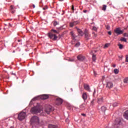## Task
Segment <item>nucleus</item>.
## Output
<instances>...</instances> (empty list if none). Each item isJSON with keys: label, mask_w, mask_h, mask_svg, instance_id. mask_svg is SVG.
<instances>
[{"label": "nucleus", "mask_w": 128, "mask_h": 128, "mask_svg": "<svg viewBox=\"0 0 128 128\" xmlns=\"http://www.w3.org/2000/svg\"><path fill=\"white\" fill-rule=\"evenodd\" d=\"M124 118L128 120V110H126L124 112Z\"/></svg>", "instance_id": "obj_17"}, {"label": "nucleus", "mask_w": 128, "mask_h": 128, "mask_svg": "<svg viewBox=\"0 0 128 128\" xmlns=\"http://www.w3.org/2000/svg\"><path fill=\"white\" fill-rule=\"evenodd\" d=\"M69 62H74V59L70 58V59H69Z\"/></svg>", "instance_id": "obj_41"}, {"label": "nucleus", "mask_w": 128, "mask_h": 128, "mask_svg": "<svg viewBox=\"0 0 128 128\" xmlns=\"http://www.w3.org/2000/svg\"><path fill=\"white\" fill-rule=\"evenodd\" d=\"M98 28L94 26H92V30H94V32H98Z\"/></svg>", "instance_id": "obj_28"}, {"label": "nucleus", "mask_w": 128, "mask_h": 128, "mask_svg": "<svg viewBox=\"0 0 128 128\" xmlns=\"http://www.w3.org/2000/svg\"><path fill=\"white\" fill-rule=\"evenodd\" d=\"M66 122H68V119L66 118Z\"/></svg>", "instance_id": "obj_45"}, {"label": "nucleus", "mask_w": 128, "mask_h": 128, "mask_svg": "<svg viewBox=\"0 0 128 128\" xmlns=\"http://www.w3.org/2000/svg\"><path fill=\"white\" fill-rule=\"evenodd\" d=\"M12 128V127H11V128Z\"/></svg>", "instance_id": "obj_56"}, {"label": "nucleus", "mask_w": 128, "mask_h": 128, "mask_svg": "<svg viewBox=\"0 0 128 128\" xmlns=\"http://www.w3.org/2000/svg\"><path fill=\"white\" fill-rule=\"evenodd\" d=\"M26 114L24 112H21L18 115V118L19 120H24L26 117Z\"/></svg>", "instance_id": "obj_3"}, {"label": "nucleus", "mask_w": 128, "mask_h": 128, "mask_svg": "<svg viewBox=\"0 0 128 128\" xmlns=\"http://www.w3.org/2000/svg\"><path fill=\"white\" fill-rule=\"evenodd\" d=\"M48 6H44V7L42 8V10H48Z\"/></svg>", "instance_id": "obj_33"}, {"label": "nucleus", "mask_w": 128, "mask_h": 128, "mask_svg": "<svg viewBox=\"0 0 128 128\" xmlns=\"http://www.w3.org/2000/svg\"><path fill=\"white\" fill-rule=\"evenodd\" d=\"M84 88L88 90V92H90V86L88 84H84Z\"/></svg>", "instance_id": "obj_18"}, {"label": "nucleus", "mask_w": 128, "mask_h": 128, "mask_svg": "<svg viewBox=\"0 0 128 128\" xmlns=\"http://www.w3.org/2000/svg\"><path fill=\"white\" fill-rule=\"evenodd\" d=\"M30 122L32 124H38L40 122V119L38 118V117L34 116L32 118Z\"/></svg>", "instance_id": "obj_1"}, {"label": "nucleus", "mask_w": 128, "mask_h": 128, "mask_svg": "<svg viewBox=\"0 0 128 128\" xmlns=\"http://www.w3.org/2000/svg\"><path fill=\"white\" fill-rule=\"evenodd\" d=\"M51 32H54V34H58V32L56 30L52 29L51 30Z\"/></svg>", "instance_id": "obj_32"}, {"label": "nucleus", "mask_w": 128, "mask_h": 128, "mask_svg": "<svg viewBox=\"0 0 128 128\" xmlns=\"http://www.w3.org/2000/svg\"><path fill=\"white\" fill-rule=\"evenodd\" d=\"M80 46V42H78V43H76V44H75V46H76V48H78V46Z\"/></svg>", "instance_id": "obj_34"}, {"label": "nucleus", "mask_w": 128, "mask_h": 128, "mask_svg": "<svg viewBox=\"0 0 128 128\" xmlns=\"http://www.w3.org/2000/svg\"><path fill=\"white\" fill-rule=\"evenodd\" d=\"M120 124V118H117L114 122V128H118Z\"/></svg>", "instance_id": "obj_7"}, {"label": "nucleus", "mask_w": 128, "mask_h": 128, "mask_svg": "<svg viewBox=\"0 0 128 128\" xmlns=\"http://www.w3.org/2000/svg\"><path fill=\"white\" fill-rule=\"evenodd\" d=\"M108 34L110 36H112V32H108Z\"/></svg>", "instance_id": "obj_42"}, {"label": "nucleus", "mask_w": 128, "mask_h": 128, "mask_svg": "<svg viewBox=\"0 0 128 128\" xmlns=\"http://www.w3.org/2000/svg\"><path fill=\"white\" fill-rule=\"evenodd\" d=\"M124 36H125L126 38H128V33H124Z\"/></svg>", "instance_id": "obj_37"}, {"label": "nucleus", "mask_w": 128, "mask_h": 128, "mask_svg": "<svg viewBox=\"0 0 128 128\" xmlns=\"http://www.w3.org/2000/svg\"><path fill=\"white\" fill-rule=\"evenodd\" d=\"M12 74H14V76H16V74L12 73Z\"/></svg>", "instance_id": "obj_53"}, {"label": "nucleus", "mask_w": 128, "mask_h": 128, "mask_svg": "<svg viewBox=\"0 0 128 128\" xmlns=\"http://www.w3.org/2000/svg\"><path fill=\"white\" fill-rule=\"evenodd\" d=\"M44 112L47 114H50V112H52V106H48L45 108Z\"/></svg>", "instance_id": "obj_6"}, {"label": "nucleus", "mask_w": 128, "mask_h": 128, "mask_svg": "<svg viewBox=\"0 0 128 128\" xmlns=\"http://www.w3.org/2000/svg\"><path fill=\"white\" fill-rule=\"evenodd\" d=\"M80 24V22L76 20V21H74L72 22H70V28H72L74 26H76V24Z\"/></svg>", "instance_id": "obj_8"}, {"label": "nucleus", "mask_w": 128, "mask_h": 128, "mask_svg": "<svg viewBox=\"0 0 128 128\" xmlns=\"http://www.w3.org/2000/svg\"><path fill=\"white\" fill-rule=\"evenodd\" d=\"M112 106H118V104L117 102H114V103L112 104Z\"/></svg>", "instance_id": "obj_35"}, {"label": "nucleus", "mask_w": 128, "mask_h": 128, "mask_svg": "<svg viewBox=\"0 0 128 128\" xmlns=\"http://www.w3.org/2000/svg\"><path fill=\"white\" fill-rule=\"evenodd\" d=\"M104 78H106V77L104 76H102V82H104Z\"/></svg>", "instance_id": "obj_40"}, {"label": "nucleus", "mask_w": 128, "mask_h": 128, "mask_svg": "<svg viewBox=\"0 0 128 128\" xmlns=\"http://www.w3.org/2000/svg\"><path fill=\"white\" fill-rule=\"evenodd\" d=\"M114 86V84L112 82H108L106 84V88H112Z\"/></svg>", "instance_id": "obj_13"}, {"label": "nucleus", "mask_w": 128, "mask_h": 128, "mask_svg": "<svg viewBox=\"0 0 128 128\" xmlns=\"http://www.w3.org/2000/svg\"><path fill=\"white\" fill-rule=\"evenodd\" d=\"M12 14H14L16 12V8L14 6H10V8Z\"/></svg>", "instance_id": "obj_15"}, {"label": "nucleus", "mask_w": 128, "mask_h": 128, "mask_svg": "<svg viewBox=\"0 0 128 128\" xmlns=\"http://www.w3.org/2000/svg\"><path fill=\"white\" fill-rule=\"evenodd\" d=\"M120 40L121 42H126V38H122L120 39Z\"/></svg>", "instance_id": "obj_25"}, {"label": "nucleus", "mask_w": 128, "mask_h": 128, "mask_svg": "<svg viewBox=\"0 0 128 128\" xmlns=\"http://www.w3.org/2000/svg\"><path fill=\"white\" fill-rule=\"evenodd\" d=\"M92 34H94V32H92Z\"/></svg>", "instance_id": "obj_58"}, {"label": "nucleus", "mask_w": 128, "mask_h": 128, "mask_svg": "<svg viewBox=\"0 0 128 128\" xmlns=\"http://www.w3.org/2000/svg\"><path fill=\"white\" fill-rule=\"evenodd\" d=\"M102 10L106 11V5L104 4L102 6Z\"/></svg>", "instance_id": "obj_24"}, {"label": "nucleus", "mask_w": 128, "mask_h": 128, "mask_svg": "<svg viewBox=\"0 0 128 128\" xmlns=\"http://www.w3.org/2000/svg\"><path fill=\"white\" fill-rule=\"evenodd\" d=\"M75 110L78 112H82V110H80V108H75Z\"/></svg>", "instance_id": "obj_30"}, {"label": "nucleus", "mask_w": 128, "mask_h": 128, "mask_svg": "<svg viewBox=\"0 0 128 128\" xmlns=\"http://www.w3.org/2000/svg\"><path fill=\"white\" fill-rule=\"evenodd\" d=\"M62 104V99L60 98H58L56 99V104L58 106V104Z\"/></svg>", "instance_id": "obj_12"}, {"label": "nucleus", "mask_w": 128, "mask_h": 128, "mask_svg": "<svg viewBox=\"0 0 128 128\" xmlns=\"http://www.w3.org/2000/svg\"><path fill=\"white\" fill-rule=\"evenodd\" d=\"M92 60L93 62H96V57L94 54H92Z\"/></svg>", "instance_id": "obj_22"}, {"label": "nucleus", "mask_w": 128, "mask_h": 128, "mask_svg": "<svg viewBox=\"0 0 128 128\" xmlns=\"http://www.w3.org/2000/svg\"><path fill=\"white\" fill-rule=\"evenodd\" d=\"M94 36H96V34H94Z\"/></svg>", "instance_id": "obj_55"}, {"label": "nucleus", "mask_w": 128, "mask_h": 128, "mask_svg": "<svg viewBox=\"0 0 128 128\" xmlns=\"http://www.w3.org/2000/svg\"><path fill=\"white\" fill-rule=\"evenodd\" d=\"M86 104L84 103L80 106V108L81 110H86Z\"/></svg>", "instance_id": "obj_14"}, {"label": "nucleus", "mask_w": 128, "mask_h": 128, "mask_svg": "<svg viewBox=\"0 0 128 128\" xmlns=\"http://www.w3.org/2000/svg\"><path fill=\"white\" fill-rule=\"evenodd\" d=\"M48 128H58L56 126L52 125V124L49 125Z\"/></svg>", "instance_id": "obj_21"}, {"label": "nucleus", "mask_w": 128, "mask_h": 128, "mask_svg": "<svg viewBox=\"0 0 128 128\" xmlns=\"http://www.w3.org/2000/svg\"><path fill=\"white\" fill-rule=\"evenodd\" d=\"M70 34H72V36L74 38H76V36L74 34V32H70Z\"/></svg>", "instance_id": "obj_36"}, {"label": "nucleus", "mask_w": 128, "mask_h": 128, "mask_svg": "<svg viewBox=\"0 0 128 128\" xmlns=\"http://www.w3.org/2000/svg\"><path fill=\"white\" fill-rule=\"evenodd\" d=\"M106 30H110V26L108 25V26H106Z\"/></svg>", "instance_id": "obj_38"}, {"label": "nucleus", "mask_w": 128, "mask_h": 128, "mask_svg": "<svg viewBox=\"0 0 128 128\" xmlns=\"http://www.w3.org/2000/svg\"><path fill=\"white\" fill-rule=\"evenodd\" d=\"M110 46V44L108 43L104 44V48H108Z\"/></svg>", "instance_id": "obj_23"}, {"label": "nucleus", "mask_w": 128, "mask_h": 128, "mask_svg": "<svg viewBox=\"0 0 128 128\" xmlns=\"http://www.w3.org/2000/svg\"><path fill=\"white\" fill-rule=\"evenodd\" d=\"M82 116H86V114H82Z\"/></svg>", "instance_id": "obj_47"}, {"label": "nucleus", "mask_w": 128, "mask_h": 128, "mask_svg": "<svg viewBox=\"0 0 128 128\" xmlns=\"http://www.w3.org/2000/svg\"><path fill=\"white\" fill-rule=\"evenodd\" d=\"M48 36L50 40H58V36L50 32L48 34Z\"/></svg>", "instance_id": "obj_4"}, {"label": "nucleus", "mask_w": 128, "mask_h": 128, "mask_svg": "<svg viewBox=\"0 0 128 128\" xmlns=\"http://www.w3.org/2000/svg\"><path fill=\"white\" fill-rule=\"evenodd\" d=\"M54 26H58V22L55 21L54 22Z\"/></svg>", "instance_id": "obj_31"}, {"label": "nucleus", "mask_w": 128, "mask_h": 128, "mask_svg": "<svg viewBox=\"0 0 128 128\" xmlns=\"http://www.w3.org/2000/svg\"><path fill=\"white\" fill-rule=\"evenodd\" d=\"M40 112V110L38 106H36L34 108H32L30 110L31 114H38Z\"/></svg>", "instance_id": "obj_2"}, {"label": "nucleus", "mask_w": 128, "mask_h": 128, "mask_svg": "<svg viewBox=\"0 0 128 128\" xmlns=\"http://www.w3.org/2000/svg\"><path fill=\"white\" fill-rule=\"evenodd\" d=\"M120 72V70L118 69L115 68L114 70V72L116 74H118V72Z\"/></svg>", "instance_id": "obj_26"}, {"label": "nucleus", "mask_w": 128, "mask_h": 128, "mask_svg": "<svg viewBox=\"0 0 128 128\" xmlns=\"http://www.w3.org/2000/svg\"><path fill=\"white\" fill-rule=\"evenodd\" d=\"M84 58H86L84 56H83L82 54L78 55L77 56V59L78 60H80V62H82V60H84Z\"/></svg>", "instance_id": "obj_9"}, {"label": "nucleus", "mask_w": 128, "mask_h": 128, "mask_svg": "<svg viewBox=\"0 0 128 128\" xmlns=\"http://www.w3.org/2000/svg\"><path fill=\"white\" fill-rule=\"evenodd\" d=\"M98 104H104V97H100L99 98H98Z\"/></svg>", "instance_id": "obj_11"}, {"label": "nucleus", "mask_w": 128, "mask_h": 128, "mask_svg": "<svg viewBox=\"0 0 128 128\" xmlns=\"http://www.w3.org/2000/svg\"><path fill=\"white\" fill-rule=\"evenodd\" d=\"M78 32V34H80V35H81L82 36H84V32L80 30V29H78L77 30Z\"/></svg>", "instance_id": "obj_20"}, {"label": "nucleus", "mask_w": 128, "mask_h": 128, "mask_svg": "<svg viewBox=\"0 0 128 128\" xmlns=\"http://www.w3.org/2000/svg\"><path fill=\"white\" fill-rule=\"evenodd\" d=\"M36 100V98H34L33 99H32V100Z\"/></svg>", "instance_id": "obj_46"}, {"label": "nucleus", "mask_w": 128, "mask_h": 128, "mask_svg": "<svg viewBox=\"0 0 128 128\" xmlns=\"http://www.w3.org/2000/svg\"><path fill=\"white\" fill-rule=\"evenodd\" d=\"M36 8V6L34 4H33V8Z\"/></svg>", "instance_id": "obj_49"}, {"label": "nucleus", "mask_w": 128, "mask_h": 128, "mask_svg": "<svg viewBox=\"0 0 128 128\" xmlns=\"http://www.w3.org/2000/svg\"><path fill=\"white\" fill-rule=\"evenodd\" d=\"M118 46H119L120 50H122V48H124V46L122 44H118Z\"/></svg>", "instance_id": "obj_29"}, {"label": "nucleus", "mask_w": 128, "mask_h": 128, "mask_svg": "<svg viewBox=\"0 0 128 128\" xmlns=\"http://www.w3.org/2000/svg\"><path fill=\"white\" fill-rule=\"evenodd\" d=\"M116 64H113V67L114 68H116Z\"/></svg>", "instance_id": "obj_51"}, {"label": "nucleus", "mask_w": 128, "mask_h": 128, "mask_svg": "<svg viewBox=\"0 0 128 128\" xmlns=\"http://www.w3.org/2000/svg\"><path fill=\"white\" fill-rule=\"evenodd\" d=\"M85 36L86 38V36H88V34H85Z\"/></svg>", "instance_id": "obj_50"}, {"label": "nucleus", "mask_w": 128, "mask_h": 128, "mask_svg": "<svg viewBox=\"0 0 128 128\" xmlns=\"http://www.w3.org/2000/svg\"><path fill=\"white\" fill-rule=\"evenodd\" d=\"M114 32L118 36L124 34V31L121 30L120 28H116V30H114Z\"/></svg>", "instance_id": "obj_5"}, {"label": "nucleus", "mask_w": 128, "mask_h": 128, "mask_svg": "<svg viewBox=\"0 0 128 128\" xmlns=\"http://www.w3.org/2000/svg\"><path fill=\"white\" fill-rule=\"evenodd\" d=\"M124 84H128V78H125L124 80Z\"/></svg>", "instance_id": "obj_27"}, {"label": "nucleus", "mask_w": 128, "mask_h": 128, "mask_svg": "<svg viewBox=\"0 0 128 128\" xmlns=\"http://www.w3.org/2000/svg\"><path fill=\"white\" fill-rule=\"evenodd\" d=\"M6 78L9 79V78H10V77H6Z\"/></svg>", "instance_id": "obj_54"}, {"label": "nucleus", "mask_w": 128, "mask_h": 128, "mask_svg": "<svg viewBox=\"0 0 128 128\" xmlns=\"http://www.w3.org/2000/svg\"><path fill=\"white\" fill-rule=\"evenodd\" d=\"M91 104H94V100H92L91 102Z\"/></svg>", "instance_id": "obj_48"}, {"label": "nucleus", "mask_w": 128, "mask_h": 128, "mask_svg": "<svg viewBox=\"0 0 128 128\" xmlns=\"http://www.w3.org/2000/svg\"><path fill=\"white\" fill-rule=\"evenodd\" d=\"M101 110L102 112H106V107L104 106H102L101 107Z\"/></svg>", "instance_id": "obj_19"}, {"label": "nucleus", "mask_w": 128, "mask_h": 128, "mask_svg": "<svg viewBox=\"0 0 128 128\" xmlns=\"http://www.w3.org/2000/svg\"><path fill=\"white\" fill-rule=\"evenodd\" d=\"M83 12H84V13L88 12V10H84Z\"/></svg>", "instance_id": "obj_44"}, {"label": "nucleus", "mask_w": 128, "mask_h": 128, "mask_svg": "<svg viewBox=\"0 0 128 128\" xmlns=\"http://www.w3.org/2000/svg\"><path fill=\"white\" fill-rule=\"evenodd\" d=\"M82 98L84 100V102H86V101L88 100V94L86 92H84L82 94Z\"/></svg>", "instance_id": "obj_10"}, {"label": "nucleus", "mask_w": 128, "mask_h": 128, "mask_svg": "<svg viewBox=\"0 0 128 128\" xmlns=\"http://www.w3.org/2000/svg\"><path fill=\"white\" fill-rule=\"evenodd\" d=\"M18 42H20V40H18Z\"/></svg>", "instance_id": "obj_57"}, {"label": "nucleus", "mask_w": 128, "mask_h": 128, "mask_svg": "<svg viewBox=\"0 0 128 128\" xmlns=\"http://www.w3.org/2000/svg\"><path fill=\"white\" fill-rule=\"evenodd\" d=\"M42 100H48V94H44L41 96Z\"/></svg>", "instance_id": "obj_16"}, {"label": "nucleus", "mask_w": 128, "mask_h": 128, "mask_svg": "<svg viewBox=\"0 0 128 128\" xmlns=\"http://www.w3.org/2000/svg\"><path fill=\"white\" fill-rule=\"evenodd\" d=\"M126 62H128V55L126 56Z\"/></svg>", "instance_id": "obj_39"}, {"label": "nucleus", "mask_w": 128, "mask_h": 128, "mask_svg": "<svg viewBox=\"0 0 128 128\" xmlns=\"http://www.w3.org/2000/svg\"><path fill=\"white\" fill-rule=\"evenodd\" d=\"M72 10H74V6H72Z\"/></svg>", "instance_id": "obj_43"}, {"label": "nucleus", "mask_w": 128, "mask_h": 128, "mask_svg": "<svg viewBox=\"0 0 128 128\" xmlns=\"http://www.w3.org/2000/svg\"><path fill=\"white\" fill-rule=\"evenodd\" d=\"M7 2H10L12 0H6Z\"/></svg>", "instance_id": "obj_52"}]
</instances>
